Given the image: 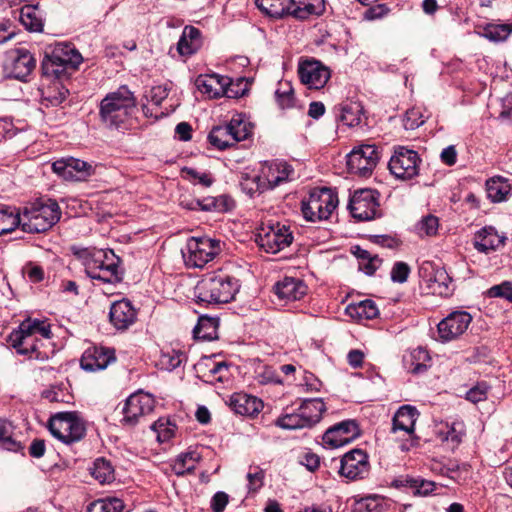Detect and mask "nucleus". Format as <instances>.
Here are the masks:
<instances>
[{
    "label": "nucleus",
    "mask_w": 512,
    "mask_h": 512,
    "mask_svg": "<svg viewBox=\"0 0 512 512\" xmlns=\"http://www.w3.org/2000/svg\"><path fill=\"white\" fill-rule=\"evenodd\" d=\"M73 255L82 263L85 272L92 280L107 284L122 281L120 258L110 249L72 247Z\"/></svg>",
    "instance_id": "nucleus-1"
},
{
    "label": "nucleus",
    "mask_w": 512,
    "mask_h": 512,
    "mask_svg": "<svg viewBox=\"0 0 512 512\" xmlns=\"http://www.w3.org/2000/svg\"><path fill=\"white\" fill-rule=\"evenodd\" d=\"M136 107L134 93L126 85L120 86L100 101V121L109 129H118L132 117Z\"/></svg>",
    "instance_id": "nucleus-2"
},
{
    "label": "nucleus",
    "mask_w": 512,
    "mask_h": 512,
    "mask_svg": "<svg viewBox=\"0 0 512 512\" xmlns=\"http://www.w3.org/2000/svg\"><path fill=\"white\" fill-rule=\"evenodd\" d=\"M240 289L239 281L222 272L205 275L194 288L196 302L201 305L229 303Z\"/></svg>",
    "instance_id": "nucleus-3"
},
{
    "label": "nucleus",
    "mask_w": 512,
    "mask_h": 512,
    "mask_svg": "<svg viewBox=\"0 0 512 512\" xmlns=\"http://www.w3.org/2000/svg\"><path fill=\"white\" fill-rule=\"evenodd\" d=\"M60 217L61 210L56 201L52 199L36 200L20 211V228L26 233H42L56 224Z\"/></svg>",
    "instance_id": "nucleus-4"
},
{
    "label": "nucleus",
    "mask_w": 512,
    "mask_h": 512,
    "mask_svg": "<svg viewBox=\"0 0 512 512\" xmlns=\"http://www.w3.org/2000/svg\"><path fill=\"white\" fill-rule=\"evenodd\" d=\"M83 58L75 47L69 43H57L42 61L45 76L57 80L67 78L81 64Z\"/></svg>",
    "instance_id": "nucleus-5"
},
{
    "label": "nucleus",
    "mask_w": 512,
    "mask_h": 512,
    "mask_svg": "<svg viewBox=\"0 0 512 512\" xmlns=\"http://www.w3.org/2000/svg\"><path fill=\"white\" fill-rule=\"evenodd\" d=\"M253 133V124L245 114H235L224 125H218L208 134L209 143L218 150L235 146L238 142L248 139Z\"/></svg>",
    "instance_id": "nucleus-6"
},
{
    "label": "nucleus",
    "mask_w": 512,
    "mask_h": 512,
    "mask_svg": "<svg viewBox=\"0 0 512 512\" xmlns=\"http://www.w3.org/2000/svg\"><path fill=\"white\" fill-rule=\"evenodd\" d=\"M222 251L221 241L209 237H191L182 249V256L186 266L203 268Z\"/></svg>",
    "instance_id": "nucleus-7"
},
{
    "label": "nucleus",
    "mask_w": 512,
    "mask_h": 512,
    "mask_svg": "<svg viewBox=\"0 0 512 512\" xmlns=\"http://www.w3.org/2000/svg\"><path fill=\"white\" fill-rule=\"evenodd\" d=\"M338 205L337 195L327 187L311 190L306 201L302 202V213L307 221L326 220Z\"/></svg>",
    "instance_id": "nucleus-8"
},
{
    "label": "nucleus",
    "mask_w": 512,
    "mask_h": 512,
    "mask_svg": "<svg viewBox=\"0 0 512 512\" xmlns=\"http://www.w3.org/2000/svg\"><path fill=\"white\" fill-rule=\"evenodd\" d=\"M33 325L30 320H23L18 328L8 335L7 342L18 354L27 356L29 359L45 361L49 356L47 352L40 350L41 340L31 333Z\"/></svg>",
    "instance_id": "nucleus-9"
},
{
    "label": "nucleus",
    "mask_w": 512,
    "mask_h": 512,
    "mask_svg": "<svg viewBox=\"0 0 512 512\" xmlns=\"http://www.w3.org/2000/svg\"><path fill=\"white\" fill-rule=\"evenodd\" d=\"M51 434L64 444L80 441L86 433L83 421L74 412H61L52 416L48 425Z\"/></svg>",
    "instance_id": "nucleus-10"
},
{
    "label": "nucleus",
    "mask_w": 512,
    "mask_h": 512,
    "mask_svg": "<svg viewBox=\"0 0 512 512\" xmlns=\"http://www.w3.org/2000/svg\"><path fill=\"white\" fill-rule=\"evenodd\" d=\"M348 208L358 221H370L381 216L379 193L373 189H360L353 193Z\"/></svg>",
    "instance_id": "nucleus-11"
},
{
    "label": "nucleus",
    "mask_w": 512,
    "mask_h": 512,
    "mask_svg": "<svg viewBox=\"0 0 512 512\" xmlns=\"http://www.w3.org/2000/svg\"><path fill=\"white\" fill-rule=\"evenodd\" d=\"M293 241L290 227L279 222L262 226L257 234L256 243L267 253L276 254Z\"/></svg>",
    "instance_id": "nucleus-12"
},
{
    "label": "nucleus",
    "mask_w": 512,
    "mask_h": 512,
    "mask_svg": "<svg viewBox=\"0 0 512 512\" xmlns=\"http://www.w3.org/2000/svg\"><path fill=\"white\" fill-rule=\"evenodd\" d=\"M380 159L378 147L374 144L355 146L347 155V168L351 174L368 177Z\"/></svg>",
    "instance_id": "nucleus-13"
},
{
    "label": "nucleus",
    "mask_w": 512,
    "mask_h": 512,
    "mask_svg": "<svg viewBox=\"0 0 512 512\" xmlns=\"http://www.w3.org/2000/svg\"><path fill=\"white\" fill-rule=\"evenodd\" d=\"M420 163L421 159L416 151L398 146L390 158L388 167L395 178L406 181L419 174Z\"/></svg>",
    "instance_id": "nucleus-14"
},
{
    "label": "nucleus",
    "mask_w": 512,
    "mask_h": 512,
    "mask_svg": "<svg viewBox=\"0 0 512 512\" xmlns=\"http://www.w3.org/2000/svg\"><path fill=\"white\" fill-rule=\"evenodd\" d=\"M36 66V60L31 52L24 48H14L7 51L4 60V71L10 78L25 81Z\"/></svg>",
    "instance_id": "nucleus-15"
},
{
    "label": "nucleus",
    "mask_w": 512,
    "mask_h": 512,
    "mask_svg": "<svg viewBox=\"0 0 512 512\" xmlns=\"http://www.w3.org/2000/svg\"><path fill=\"white\" fill-rule=\"evenodd\" d=\"M154 407V397L149 393L139 390L125 400L122 407V422L125 425L134 426L141 417L151 413Z\"/></svg>",
    "instance_id": "nucleus-16"
},
{
    "label": "nucleus",
    "mask_w": 512,
    "mask_h": 512,
    "mask_svg": "<svg viewBox=\"0 0 512 512\" xmlns=\"http://www.w3.org/2000/svg\"><path fill=\"white\" fill-rule=\"evenodd\" d=\"M472 319V315L465 310L452 311L438 323V339L441 342H450L458 339L466 332Z\"/></svg>",
    "instance_id": "nucleus-17"
},
{
    "label": "nucleus",
    "mask_w": 512,
    "mask_h": 512,
    "mask_svg": "<svg viewBox=\"0 0 512 512\" xmlns=\"http://www.w3.org/2000/svg\"><path fill=\"white\" fill-rule=\"evenodd\" d=\"M419 277L433 294L450 295L452 280L444 268L436 266L433 262L424 261L419 266Z\"/></svg>",
    "instance_id": "nucleus-18"
},
{
    "label": "nucleus",
    "mask_w": 512,
    "mask_h": 512,
    "mask_svg": "<svg viewBox=\"0 0 512 512\" xmlns=\"http://www.w3.org/2000/svg\"><path fill=\"white\" fill-rule=\"evenodd\" d=\"M260 174L263 178L262 188L274 189L296 178L294 168L285 161L272 160L261 164Z\"/></svg>",
    "instance_id": "nucleus-19"
},
{
    "label": "nucleus",
    "mask_w": 512,
    "mask_h": 512,
    "mask_svg": "<svg viewBox=\"0 0 512 512\" xmlns=\"http://www.w3.org/2000/svg\"><path fill=\"white\" fill-rule=\"evenodd\" d=\"M299 78L308 89H322L331 77L330 69L316 59H305L298 65Z\"/></svg>",
    "instance_id": "nucleus-20"
},
{
    "label": "nucleus",
    "mask_w": 512,
    "mask_h": 512,
    "mask_svg": "<svg viewBox=\"0 0 512 512\" xmlns=\"http://www.w3.org/2000/svg\"><path fill=\"white\" fill-rule=\"evenodd\" d=\"M339 473L349 480L365 479L370 472V463L367 453L361 449H353L342 457Z\"/></svg>",
    "instance_id": "nucleus-21"
},
{
    "label": "nucleus",
    "mask_w": 512,
    "mask_h": 512,
    "mask_svg": "<svg viewBox=\"0 0 512 512\" xmlns=\"http://www.w3.org/2000/svg\"><path fill=\"white\" fill-rule=\"evenodd\" d=\"M52 170L68 181H85L95 172L92 164L73 157L53 162Z\"/></svg>",
    "instance_id": "nucleus-22"
},
{
    "label": "nucleus",
    "mask_w": 512,
    "mask_h": 512,
    "mask_svg": "<svg viewBox=\"0 0 512 512\" xmlns=\"http://www.w3.org/2000/svg\"><path fill=\"white\" fill-rule=\"evenodd\" d=\"M230 365L225 361H216L213 357H203L195 365L196 376L206 383H223L230 377Z\"/></svg>",
    "instance_id": "nucleus-23"
},
{
    "label": "nucleus",
    "mask_w": 512,
    "mask_h": 512,
    "mask_svg": "<svg viewBox=\"0 0 512 512\" xmlns=\"http://www.w3.org/2000/svg\"><path fill=\"white\" fill-rule=\"evenodd\" d=\"M197 89L206 94L209 98H219L223 95L227 97L237 96V92L231 88V79L219 74L200 75L195 81Z\"/></svg>",
    "instance_id": "nucleus-24"
},
{
    "label": "nucleus",
    "mask_w": 512,
    "mask_h": 512,
    "mask_svg": "<svg viewBox=\"0 0 512 512\" xmlns=\"http://www.w3.org/2000/svg\"><path fill=\"white\" fill-rule=\"evenodd\" d=\"M358 435V426L353 420L342 421L330 427L323 435L325 448L335 449L350 443Z\"/></svg>",
    "instance_id": "nucleus-25"
},
{
    "label": "nucleus",
    "mask_w": 512,
    "mask_h": 512,
    "mask_svg": "<svg viewBox=\"0 0 512 512\" xmlns=\"http://www.w3.org/2000/svg\"><path fill=\"white\" fill-rule=\"evenodd\" d=\"M227 404L235 414L247 417L256 416L263 408L262 400L243 392L232 394Z\"/></svg>",
    "instance_id": "nucleus-26"
},
{
    "label": "nucleus",
    "mask_w": 512,
    "mask_h": 512,
    "mask_svg": "<svg viewBox=\"0 0 512 512\" xmlns=\"http://www.w3.org/2000/svg\"><path fill=\"white\" fill-rule=\"evenodd\" d=\"M505 240L506 237L499 234L496 228L485 226L475 233L473 245L478 252L487 254L503 246Z\"/></svg>",
    "instance_id": "nucleus-27"
},
{
    "label": "nucleus",
    "mask_w": 512,
    "mask_h": 512,
    "mask_svg": "<svg viewBox=\"0 0 512 512\" xmlns=\"http://www.w3.org/2000/svg\"><path fill=\"white\" fill-rule=\"evenodd\" d=\"M109 318L118 330H125L136 320V310L127 299L116 301L111 305Z\"/></svg>",
    "instance_id": "nucleus-28"
},
{
    "label": "nucleus",
    "mask_w": 512,
    "mask_h": 512,
    "mask_svg": "<svg viewBox=\"0 0 512 512\" xmlns=\"http://www.w3.org/2000/svg\"><path fill=\"white\" fill-rule=\"evenodd\" d=\"M115 360L114 352L105 348L87 350L81 358V367L85 371L94 372L105 369Z\"/></svg>",
    "instance_id": "nucleus-29"
},
{
    "label": "nucleus",
    "mask_w": 512,
    "mask_h": 512,
    "mask_svg": "<svg viewBox=\"0 0 512 512\" xmlns=\"http://www.w3.org/2000/svg\"><path fill=\"white\" fill-rule=\"evenodd\" d=\"M274 289L278 298L286 302L300 300L307 293L305 283L293 277H285L277 282Z\"/></svg>",
    "instance_id": "nucleus-30"
},
{
    "label": "nucleus",
    "mask_w": 512,
    "mask_h": 512,
    "mask_svg": "<svg viewBox=\"0 0 512 512\" xmlns=\"http://www.w3.org/2000/svg\"><path fill=\"white\" fill-rule=\"evenodd\" d=\"M419 413L410 405L401 406L392 419V433L403 432L404 435H411L415 430V423Z\"/></svg>",
    "instance_id": "nucleus-31"
},
{
    "label": "nucleus",
    "mask_w": 512,
    "mask_h": 512,
    "mask_svg": "<svg viewBox=\"0 0 512 512\" xmlns=\"http://www.w3.org/2000/svg\"><path fill=\"white\" fill-rule=\"evenodd\" d=\"M202 46L201 32L194 26H185L177 43V50L181 56H191Z\"/></svg>",
    "instance_id": "nucleus-32"
},
{
    "label": "nucleus",
    "mask_w": 512,
    "mask_h": 512,
    "mask_svg": "<svg viewBox=\"0 0 512 512\" xmlns=\"http://www.w3.org/2000/svg\"><path fill=\"white\" fill-rule=\"evenodd\" d=\"M256 6L269 17L278 19L285 15L293 16L296 0H256Z\"/></svg>",
    "instance_id": "nucleus-33"
},
{
    "label": "nucleus",
    "mask_w": 512,
    "mask_h": 512,
    "mask_svg": "<svg viewBox=\"0 0 512 512\" xmlns=\"http://www.w3.org/2000/svg\"><path fill=\"white\" fill-rule=\"evenodd\" d=\"M19 20L31 32H41L44 27L43 11L39 5H24L20 9Z\"/></svg>",
    "instance_id": "nucleus-34"
},
{
    "label": "nucleus",
    "mask_w": 512,
    "mask_h": 512,
    "mask_svg": "<svg viewBox=\"0 0 512 512\" xmlns=\"http://www.w3.org/2000/svg\"><path fill=\"white\" fill-rule=\"evenodd\" d=\"M298 409L307 428L318 423L325 411V404L321 399L304 400Z\"/></svg>",
    "instance_id": "nucleus-35"
},
{
    "label": "nucleus",
    "mask_w": 512,
    "mask_h": 512,
    "mask_svg": "<svg viewBox=\"0 0 512 512\" xmlns=\"http://www.w3.org/2000/svg\"><path fill=\"white\" fill-rule=\"evenodd\" d=\"M200 459L201 455L195 449L190 448L172 460L170 466L177 476H183L193 472Z\"/></svg>",
    "instance_id": "nucleus-36"
},
{
    "label": "nucleus",
    "mask_w": 512,
    "mask_h": 512,
    "mask_svg": "<svg viewBox=\"0 0 512 512\" xmlns=\"http://www.w3.org/2000/svg\"><path fill=\"white\" fill-rule=\"evenodd\" d=\"M346 314L358 321L371 320L378 316L379 310L374 301L366 299L349 304L346 307Z\"/></svg>",
    "instance_id": "nucleus-37"
},
{
    "label": "nucleus",
    "mask_w": 512,
    "mask_h": 512,
    "mask_svg": "<svg viewBox=\"0 0 512 512\" xmlns=\"http://www.w3.org/2000/svg\"><path fill=\"white\" fill-rule=\"evenodd\" d=\"M430 361L429 353L422 347L413 349L408 355L404 356L405 367L414 374L424 372Z\"/></svg>",
    "instance_id": "nucleus-38"
},
{
    "label": "nucleus",
    "mask_w": 512,
    "mask_h": 512,
    "mask_svg": "<svg viewBox=\"0 0 512 512\" xmlns=\"http://www.w3.org/2000/svg\"><path fill=\"white\" fill-rule=\"evenodd\" d=\"M510 191L511 185L503 177H493L486 182L487 196L492 202L497 203L506 200Z\"/></svg>",
    "instance_id": "nucleus-39"
},
{
    "label": "nucleus",
    "mask_w": 512,
    "mask_h": 512,
    "mask_svg": "<svg viewBox=\"0 0 512 512\" xmlns=\"http://www.w3.org/2000/svg\"><path fill=\"white\" fill-rule=\"evenodd\" d=\"M199 210L206 212H227L234 208L235 202L228 195L209 196L199 199Z\"/></svg>",
    "instance_id": "nucleus-40"
},
{
    "label": "nucleus",
    "mask_w": 512,
    "mask_h": 512,
    "mask_svg": "<svg viewBox=\"0 0 512 512\" xmlns=\"http://www.w3.org/2000/svg\"><path fill=\"white\" fill-rule=\"evenodd\" d=\"M0 449L21 452L24 446L14 437V426L11 422L0 419Z\"/></svg>",
    "instance_id": "nucleus-41"
},
{
    "label": "nucleus",
    "mask_w": 512,
    "mask_h": 512,
    "mask_svg": "<svg viewBox=\"0 0 512 512\" xmlns=\"http://www.w3.org/2000/svg\"><path fill=\"white\" fill-rule=\"evenodd\" d=\"M20 226V211L0 204V235L10 233Z\"/></svg>",
    "instance_id": "nucleus-42"
},
{
    "label": "nucleus",
    "mask_w": 512,
    "mask_h": 512,
    "mask_svg": "<svg viewBox=\"0 0 512 512\" xmlns=\"http://www.w3.org/2000/svg\"><path fill=\"white\" fill-rule=\"evenodd\" d=\"M325 11V0H296L293 17L307 19L310 15H321Z\"/></svg>",
    "instance_id": "nucleus-43"
},
{
    "label": "nucleus",
    "mask_w": 512,
    "mask_h": 512,
    "mask_svg": "<svg viewBox=\"0 0 512 512\" xmlns=\"http://www.w3.org/2000/svg\"><path fill=\"white\" fill-rule=\"evenodd\" d=\"M276 425L282 429L287 430H296V429H303L307 428L301 413L297 408H289L287 407L283 414L277 418Z\"/></svg>",
    "instance_id": "nucleus-44"
},
{
    "label": "nucleus",
    "mask_w": 512,
    "mask_h": 512,
    "mask_svg": "<svg viewBox=\"0 0 512 512\" xmlns=\"http://www.w3.org/2000/svg\"><path fill=\"white\" fill-rule=\"evenodd\" d=\"M90 474L100 483L108 484L114 480V468L110 461L104 458H97L92 467Z\"/></svg>",
    "instance_id": "nucleus-45"
},
{
    "label": "nucleus",
    "mask_w": 512,
    "mask_h": 512,
    "mask_svg": "<svg viewBox=\"0 0 512 512\" xmlns=\"http://www.w3.org/2000/svg\"><path fill=\"white\" fill-rule=\"evenodd\" d=\"M218 320L212 317H200L193 332L196 338L213 340L217 337Z\"/></svg>",
    "instance_id": "nucleus-46"
},
{
    "label": "nucleus",
    "mask_w": 512,
    "mask_h": 512,
    "mask_svg": "<svg viewBox=\"0 0 512 512\" xmlns=\"http://www.w3.org/2000/svg\"><path fill=\"white\" fill-rule=\"evenodd\" d=\"M399 486L409 487L413 493L418 496H428L435 489L433 481L425 480L422 478L406 477L405 479L397 481Z\"/></svg>",
    "instance_id": "nucleus-47"
},
{
    "label": "nucleus",
    "mask_w": 512,
    "mask_h": 512,
    "mask_svg": "<svg viewBox=\"0 0 512 512\" xmlns=\"http://www.w3.org/2000/svg\"><path fill=\"white\" fill-rule=\"evenodd\" d=\"M124 503L116 497H108L93 501L88 507L87 512H122Z\"/></svg>",
    "instance_id": "nucleus-48"
},
{
    "label": "nucleus",
    "mask_w": 512,
    "mask_h": 512,
    "mask_svg": "<svg viewBox=\"0 0 512 512\" xmlns=\"http://www.w3.org/2000/svg\"><path fill=\"white\" fill-rule=\"evenodd\" d=\"M275 97L278 105L282 109L292 108L295 104L294 90L288 81L279 82L275 91Z\"/></svg>",
    "instance_id": "nucleus-49"
},
{
    "label": "nucleus",
    "mask_w": 512,
    "mask_h": 512,
    "mask_svg": "<svg viewBox=\"0 0 512 512\" xmlns=\"http://www.w3.org/2000/svg\"><path fill=\"white\" fill-rule=\"evenodd\" d=\"M187 360V356L182 351L171 350L163 352L160 356L159 364L162 369L173 371L177 369L183 362Z\"/></svg>",
    "instance_id": "nucleus-50"
},
{
    "label": "nucleus",
    "mask_w": 512,
    "mask_h": 512,
    "mask_svg": "<svg viewBox=\"0 0 512 512\" xmlns=\"http://www.w3.org/2000/svg\"><path fill=\"white\" fill-rule=\"evenodd\" d=\"M340 119L348 127L359 126L362 122V108L358 104H349L342 108Z\"/></svg>",
    "instance_id": "nucleus-51"
},
{
    "label": "nucleus",
    "mask_w": 512,
    "mask_h": 512,
    "mask_svg": "<svg viewBox=\"0 0 512 512\" xmlns=\"http://www.w3.org/2000/svg\"><path fill=\"white\" fill-rule=\"evenodd\" d=\"M383 498L373 495L367 496L355 503L354 512H380L383 508Z\"/></svg>",
    "instance_id": "nucleus-52"
},
{
    "label": "nucleus",
    "mask_w": 512,
    "mask_h": 512,
    "mask_svg": "<svg viewBox=\"0 0 512 512\" xmlns=\"http://www.w3.org/2000/svg\"><path fill=\"white\" fill-rule=\"evenodd\" d=\"M439 228V220L434 215L424 216L415 226L416 233L420 237L434 236Z\"/></svg>",
    "instance_id": "nucleus-53"
},
{
    "label": "nucleus",
    "mask_w": 512,
    "mask_h": 512,
    "mask_svg": "<svg viewBox=\"0 0 512 512\" xmlns=\"http://www.w3.org/2000/svg\"><path fill=\"white\" fill-rule=\"evenodd\" d=\"M512 33V27L509 24H492L485 29L484 35L487 39L500 42L508 38Z\"/></svg>",
    "instance_id": "nucleus-54"
},
{
    "label": "nucleus",
    "mask_w": 512,
    "mask_h": 512,
    "mask_svg": "<svg viewBox=\"0 0 512 512\" xmlns=\"http://www.w3.org/2000/svg\"><path fill=\"white\" fill-rule=\"evenodd\" d=\"M246 478L248 492L257 493L264 485L265 472L258 466L250 467Z\"/></svg>",
    "instance_id": "nucleus-55"
},
{
    "label": "nucleus",
    "mask_w": 512,
    "mask_h": 512,
    "mask_svg": "<svg viewBox=\"0 0 512 512\" xmlns=\"http://www.w3.org/2000/svg\"><path fill=\"white\" fill-rule=\"evenodd\" d=\"M43 95L52 106H58L67 98L68 89L64 88L60 82H55Z\"/></svg>",
    "instance_id": "nucleus-56"
},
{
    "label": "nucleus",
    "mask_w": 512,
    "mask_h": 512,
    "mask_svg": "<svg viewBox=\"0 0 512 512\" xmlns=\"http://www.w3.org/2000/svg\"><path fill=\"white\" fill-rule=\"evenodd\" d=\"M426 117L423 115L421 108L413 107L406 111L403 125L406 130H414L425 123Z\"/></svg>",
    "instance_id": "nucleus-57"
},
{
    "label": "nucleus",
    "mask_w": 512,
    "mask_h": 512,
    "mask_svg": "<svg viewBox=\"0 0 512 512\" xmlns=\"http://www.w3.org/2000/svg\"><path fill=\"white\" fill-rule=\"evenodd\" d=\"M175 427V425L163 419H159L152 425V429L157 433V439L161 443L169 441L174 436Z\"/></svg>",
    "instance_id": "nucleus-58"
},
{
    "label": "nucleus",
    "mask_w": 512,
    "mask_h": 512,
    "mask_svg": "<svg viewBox=\"0 0 512 512\" xmlns=\"http://www.w3.org/2000/svg\"><path fill=\"white\" fill-rule=\"evenodd\" d=\"M465 434L466 430L464 423L462 421H453L448 427L445 439L452 444V447H456L462 442Z\"/></svg>",
    "instance_id": "nucleus-59"
},
{
    "label": "nucleus",
    "mask_w": 512,
    "mask_h": 512,
    "mask_svg": "<svg viewBox=\"0 0 512 512\" xmlns=\"http://www.w3.org/2000/svg\"><path fill=\"white\" fill-rule=\"evenodd\" d=\"M262 181L263 178L260 173L253 176L246 175L242 178L241 186L242 189L252 197L255 193H261L267 190L261 187L262 185L260 184H263Z\"/></svg>",
    "instance_id": "nucleus-60"
},
{
    "label": "nucleus",
    "mask_w": 512,
    "mask_h": 512,
    "mask_svg": "<svg viewBox=\"0 0 512 512\" xmlns=\"http://www.w3.org/2000/svg\"><path fill=\"white\" fill-rule=\"evenodd\" d=\"M486 294L490 298H502L512 303V282L503 281L494 285L487 290Z\"/></svg>",
    "instance_id": "nucleus-61"
},
{
    "label": "nucleus",
    "mask_w": 512,
    "mask_h": 512,
    "mask_svg": "<svg viewBox=\"0 0 512 512\" xmlns=\"http://www.w3.org/2000/svg\"><path fill=\"white\" fill-rule=\"evenodd\" d=\"M489 386L485 382H479L466 393V399L472 403L486 400Z\"/></svg>",
    "instance_id": "nucleus-62"
},
{
    "label": "nucleus",
    "mask_w": 512,
    "mask_h": 512,
    "mask_svg": "<svg viewBox=\"0 0 512 512\" xmlns=\"http://www.w3.org/2000/svg\"><path fill=\"white\" fill-rule=\"evenodd\" d=\"M410 274V267L407 263L398 261L396 262L390 273L391 280L395 283H404L407 281Z\"/></svg>",
    "instance_id": "nucleus-63"
},
{
    "label": "nucleus",
    "mask_w": 512,
    "mask_h": 512,
    "mask_svg": "<svg viewBox=\"0 0 512 512\" xmlns=\"http://www.w3.org/2000/svg\"><path fill=\"white\" fill-rule=\"evenodd\" d=\"M168 88L165 85L152 87L145 95L146 99L154 105H160L168 96Z\"/></svg>",
    "instance_id": "nucleus-64"
}]
</instances>
